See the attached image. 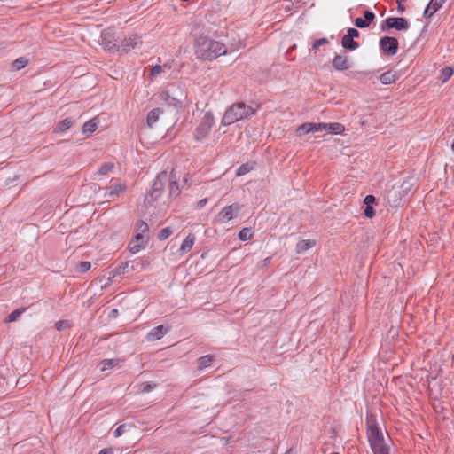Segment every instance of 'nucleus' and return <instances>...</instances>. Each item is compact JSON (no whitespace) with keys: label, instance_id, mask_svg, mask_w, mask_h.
<instances>
[{"label":"nucleus","instance_id":"f03ea898","mask_svg":"<svg viewBox=\"0 0 454 454\" xmlns=\"http://www.w3.org/2000/svg\"><path fill=\"white\" fill-rule=\"evenodd\" d=\"M366 427L368 441L373 454H388L381 429L378 426L376 417L367 413Z\"/></svg>","mask_w":454,"mask_h":454},{"label":"nucleus","instance_id":"49530a36","mask_svg":"<svg viewBox=\"0 0 454 454\" xmlns=\"http://www.w3.org/2000/svg\"><path fill=\"white\" fill-rule=\"evenodd\" d=\"M376 202V198L373 196V195H367L364 200V203L366 205V206H372V204H374Z\"/></svg>","mask_w":454,"mask_h":454},{"label":"nucleus","instance_id":"5701e85b","mask_svg":"<svg viewBox=\"0 0 454 454\" xmlns=\"http://www.w3.org/2000/svg\"><path fill=\"white\" fill-rule=\"evenodd\" d=\"M213 360L214 359H213L212 355H207V356H200L198 359V369L203 370L207 367H209L212 364Z\"/></svg>","mask_w":454,"mask_h":454},{"label":"nucleus","instance_id":"bb28decb","mask_svg":"<svg viewBox=\"0 0 454 454\" xmlns=\"http://www.w3.org/2000/svg\"><path fill=\"white\" fill-rule=\"evenodd\" d=\"M98 127V121L96 119H91L88 121H86L82 125V132L83 133H92L97 129Z\"/></svg>","mask_w":454,"mask_h":454},{"label":"nucleus","instance_id":"7ed1b4c3","mask_svg":"<svg viewBox=\"0 0 454 454\" xmlns=\"http://www.w3.org/2000/svg\"><path fill=\"white\" fill-rule=\"evenodd\" d=\"M102 44L109 51L128 53L132 50H140L143 44L141 37L137 35H130L123 38L119 43H112L107 40L106 34L102 35Z\"/></svg>","mask_w":454,"mask_h":454},{"label":"nucleus","instance_id":"423d86ee","mask_svg":"<svg viewBox=\"0 0 454 454\" xmlns=\"http://www.w3.org/2000/svg\"><path fill=\"white\" fill-rule=\"evenodd\" d=\"M166 180L167 174L165 172H161L157 176L151 188L150 192L145 198V203H146L149 206H152L153 203L156 200H158V198L161 195V192L164 189Z\"/></svg>","mask_w":454,"mask_h":454},{"label":"nucleus","instance_id":"20e7f679","mask_svg":"<svg viewBox=\"0 0 454 454\" xmlns=\"http://www.w3.org/2000/svg\"><path fill=\"white\" fill-rule=\"evenodd\" d=\"M255 114V110L243 102L234 103L228 107L222 118L223 126L231 125L239 121L247 119Z\"/></svg>","mask_w":454,"mask_h":454},{"label":"nucleus","instance_id":"f704fd0d","mask_svg":"<svg viewBox=\"0 0 454 454\" xmlns=\"http://www.w3.org/2000/svg\"><path fill=\"white\" fill-rule=\"evenodd\" d=\"M452 74H453V70L451 67H445L444 68H442V74H441V79H442V82H447L451 77Z\"/></svg>","mask_w":454,"mask_h":454},{"label":"nucleus","instance_id":"aec40b11","mask_svg":"<svg viewBox=\"0 0 454 454\" xmlns=\"http://www.w3.org/2000/svg\"><path fill=\"white\" fill-rule=\"evenodd\" d=\"M345 130L344 125L339 122L325 123V131L330 134H341Z\"/></svg>","mask_w":454,"mask_h":454},{"label":"nucleus","instance_id":"6ab92c4d","mask_svg":"<svg viewBox=\"0 0 454 454\" xmlns=\"http://www.w3.org/2000/svg\"><path fill=\"white\" fill-rule=\"evenodd\" d=\"M315 241L311 239H302L300 240L295 247V252L297 254H301L309 248L313 247L315 246Z\"/></svg>","mask_w":454,"mask_h":454},{"label":"nucleus","instance_id":"72a5a7b5","mask_svg":"<svg viewBox=\"0 0 454 454\" xmlns=\"http://www.w3.org/2000/svg\"><path fill=\"white\" fill-rule=\"evenodd\" d=\"M156 384L155 383H153V382H149V381H145V382H143L141 385H140V392L141 393H149L151 392L153 389H154L156 387Z\"/></svg>","mask_w":454,"mask_h":454},{"label":"nucleus","instance_id":"79ce46f5","mask_svg":"<svg viewBox=\"0 0 454 454\" xmlns=\"http://www.w3.org/2000/svg\"><path fill=\"white\" fill-rule=\"evenodd\" d=\"M355 25L359 28L368 27V23L361 17L355 20Z\"/></svg>","mask_w":454,"mask_h":454},{"label":"nucleus","instance_id":"dca6fc26","mask_svg":"<svg viewBox=\"0 0 454 454\" xmlns=\"http://www.w3.org/2000/svg\"><path fill=\"white\" fill-rule=\"evenodd\" d=\"M194 242H195V236L193 234H189L182 242L181 246H180V248H179V253L181 254H184L186 253H188L189 251H191V249L192 248L193 245H194Z\"/></svg>","mask_w":454,"mask_h":454},{"label":"nucleus","instance_id":"ddd939ff","mask_svg":"<svg viewBox=\"0 0 454 454\" xmlns=\"http://www.w3.org/2000/svg\"><path fill=\"white\" fill-rule=\"evenodd\" d=\"M147 243L148 240H146V239L139 236H134L133 239L129 241L128 247L131 254H137L142 248H144Z\"/></svg>","mask_w":454,"mask_h":454},{"label":"nucleus","instance_id":"4be33fe9","mask_svg":"<svg viewBox=\"0 0 454 454\" xmlns=\"http://www.w3.org/2000/svg\"><path fill=\"white\" fill-rule=\"evenodd\" d=\"M341 45L344 49L348 51H354L359 47V43L354 39L348 37V35H344L342 37Z\"/></svg>","mask_w":454,"mask_h":454},{"label":"nucleus","instance_id":"39448f33","mask_svg":"<svg viewBox=\"0 0 454 454\" xmlns=\"http://www.w3.org/2000/svg\"><path fill=\"white\" fill-rule=\"evenodd\" d=\"M215 124V118L212 112L207 111L204 114L200 124L195 129L194 137L200 141L205 138L210 132L213 125Z\"/></svg>","mask_w":454,"mask_h":454},{"label":"nucleus","instance_id":"f8f14e48","mask_svg":"<svg viewBox=\"0 0 454 454\" xmlns=\"http://www.w3.org/2000/svg\"><path fill=\"white\" fill-rule=\"evenodd\" d=\"M447 0H430L427 5L423 16L426 19L431 18L438 10L442 8Z\"/></svg>","mask_w":454,"mask_h":454},{"label":"nucleus","instance_id":"58836bf2","mask_svg":"<svg viewBox=\"0 0 454 454\" xmlns=\"http://www.w3.org/2000/svg\"><path fill=\"white\" fill-rule=\"evenodd\" d=\"M329 43L328 39L327 38H320V39H317V40H315L312 43V49L313 50H317V48H319L320 46L322 45H325V44H327Z\"/></svg>","mask_w":454,"mask_h":454},{"label":"nucleus","instance_id":"0eeeda50","mask_svg":"<svg viewBox=\"0 0 454 454\" xmlns=\"http://www.w3.org/2000/svg\"><path fill=\"white\" fill-rule=\"evenodd\" d=\"M380 27L383 31L390 28L403 31L409 29L410 23L405 18L403 17H389L382 22Z\"/></svg>","mask_w":454,"mask_h":454},{"label":"nucleus","instance_id":"5fc2aeb1","mask_svg":"<svg viewBox=\"0 0 454 454\" xmlns=\"http://www.w3.org/2000/svg\"><path fill=\"white\" fill-rule=\"evenodd\" d=\"M112 312L114 313V315H116L117 309H114Z\"/></svg>","mask_w":454,"mask_h":454},{"label":"nucleus","instance_id":"c9c22d12","mask_svg":"<svg viewBox=\"0 0 454 454\" xmlns=\"http://www.w3.org/2000/svg\"><path fill=\"white\" fill-rule=\"evenodd\" d=\"M173 233V231L170 227H165L161 229L158 234V239L160 240H165L168 239L171 234Z\"/></svg>","mask_w":454,"mask_h":454},{"label":"nucleus","instance_id":"a19ab883","mask_svg":"<svg viewBox=\"0 0 454 454\" xmlns=\"http://www.w3.org/2000/svg\"><path fill=\"white\" fill-rule=\"evenodd\" d=\"M70 326V323L69 321L67 320H59L56 324H55V327L58 331H61L63 330L64 328L66 327H69Z\"/></svg>","mask_w":454,"mask_h":454},{"label":"nucleus","instance_id":"7c9ffc66","mask_svg":"<svg viewBox=\"0 0 454 454\" xmlns=\"http://www.w3.org/2000/svg\"><path fill=\"white\" fill-rule=\"evenodd\" d=\"M252 236H253L252 230L250 228H247V227L242 228L239 233V238L242 241L249 240L252 238Z\"/></svg>","mask_w":454,"mask_h":454},{"label":"nucleus","instance_id":"a878e982","mask_svg":"<svg viewBox=\"0 0 454 454\" xmlns=\"http://www.w3.org/2000/svg\"><path fill=\"white\" fill-rule=\"evenodd\" d=\"M168 188H169V196L172 198L177 197L181 192V190H180L179 185L176 180V177H173L172 176H171V181L169 183Z\"/></svg>","mask_w":454,"mask_h":454},{"label":"nucleus","instance_id":"b1692460","mask_svg":"<svg viewBox=\"0 0 454 454\" xmlns=\"http://www.w3.org/2000/svg\"><path fill=\"white\" fill-rule=\"evenodd\" d=\"M26 308H20L10 313L4 319L5 323L15 322L26 311Z\"/></svg>","mask_w":454,"mask_h":454},{"label":"nucleus","instance_id":"a211bd4d","mask_svg":"<svg viewBox=\"0 0 454 454\" xmlns=\"http://www.w3.org/2000/svg\"><path fill=\"white\" fill-rule=\"evenodd\" d=\"M163 113L161 108L156 107L152 109L146 117V122L149 127H153L157 121L159 120V116Z\"/></svg>","mask_w":454,"mask_h":454},{"label":"nucleus","instance_id":"f257e3e1","mask_svg":"<svg viewBox=\"0 0 454 454\" xmlns=\"http://www.w3.org/2000/svg\"><path fill=\"white\" fill-rule=\"evenodd\" d=\"M226 46L217 41H214L207 36L200 35L195 40V53L198 58L202 59L213 60L226 54Z\"/></svg>","mask_w":454,"mask_h":454},{"label":"nucleus","instance_id":"412c9836","mask_svg":"<svg viewBox=\"0 0 454 454\" xmlns=\"http://www.w3.org/2000/svg\"><path fill=\"white\" fill-rule=\"evenodd\" d=\"M74 121L72 118H66L60 121L54 129L55 132H64L69 129L74 124Z\"/></svg>","mask_w":454,"mask_h":454},{"label":"nucleus","instance_id":"37998d69","mask_svg":"<svg viewBox=\"0 0 454 454\" xmlns=\"http://www.w3.org/2000/svg\"><path fill=\"white\" fill-rule=\"evenodd\" d=\"M359 35H360V33L357 29L350 27L348 29L346 35L354 39V38H357L359 36Z\"/></svg>","mask_w":454,"mask_h":454},{"label":"nucleus","instance_id":"4468645a","mask_svg":"<svg viewBox=\"0 0 454 454\" xmlns=\"http://www.w3.org/2000/svg\"><path fill=\"white\" fill-rule=\"evenodd\" d=\"M168 331V328L163 326V325H158L156 327H153L148 333H147V340L149 341H154L161 339Z\"/></svg>","mask_w":454,"mask_h":454},{"label":"nucleus","instance_id":"09e8293b","mask_svg":"<svg viewBox=\"0 0 454 454\" xmlns=\"http://www.w3.org/2000/svg\"><path fill=\"white\" fill-rule=\"evenodd\" d=\"M128 267V262L124 263V264H121L120 265L118 268H116V274H124L125 273V269Z\"/></svg>","mask_w":454,"mask_h":454},{"label":"nucleus","instance_id":"a18cd8bd","mask_svg":"<svg viewBox=\"0 0 454 454\" xmlns=\"http://www.w3.org/2000/svg\"><path fill=\"white\" fill-rule=\"evenodd\" d=\"M126 430V425L125 424H122V425H120L114 431V436L115 437H120L121 436L124 432Z\"/></svg>","mask_w":454,"mask_h":454},{"label":"nucleus","instance_id":"6e6d98bb","mask_svg":"<svg viewBox=\"0 0 454 454\" xmlns=\"http://www.w3.org/2000/svg\"><path fill=\"white\" fill-rule=\"evenodd\" d=\"M112 312L114 313V315H116L117 309H114Z\"/></svg>","mask_w":454,"mask_h":454},{"label":"nucleus","instance_id":"de8ad7c7","mask_svg":"<svg viewBox=\"0 0 454 454\" xmlns=\"http://www.w3.org/2000/svg\"><path fill=\"white\" fill-rule=\"evenodd\" d=\"M162 71V67L160 65H155L152 67L150 74L152 76H155L159 74Z\"/></svg>","mask_w":454,"mask_h":454},{"label":"nucleus","instance_id":"c85d7f7f","mask_svg":"<svg viewBox=\"0 0 454 454\" xmlns=\"http://www.w3.org/2000/svg\"><path fill=\"white\" fill-rule=\"evenodd\" d=\"M160 98L162 100H165L168 105L176 106L178 104H180V100L176 99V98H170L169 90L163 91L160 94Z\"/></svg>","mask_w":454,"mask_h":454},{"label":"nucleus","instance_id":"2f4dec72","mask_svg":"<svg viewBox=\"0 0 454 454\" xmlns=\"http://www.w3.org/2000/svg\"><path fill=\"white\" fill-rule=\"evenodd\" d=\"M325 123L318 122V123H312L309 122V129L307 130H309L310 132H319V131H325Z\"/></svg>","mask_w":454,"mask_h":454},{"label":"nucleus","instance_id":"1a4fd4ad","mask_svg":"<svg viewBox=\"0 0 454 454\" xmlns=\"http://www.w3.org/2000/svg\"><path fill=\"white\" fill-rule=\"evenodd\" d=\"M241 207L238 203H234L224 207L217 215V221L220 223H227L234 217V214L240 210Z\"/></svg>","mask_w":454,"mask_h":454},{"label":"nucleus","instance_id":"9d476101","mask_svg":"<svg viewBox=\"0 0 454 454\" xmlns=\"http://www.w3.org/2000/svg\"><path fill=\"white\" fill-rule=\"evenodd\" d=\"M332 65L337 71L348 70L352 63L347 54H337L332 60Z\"/></svg>","mask_w":454,"mask_h":454},{"label":"nucleus","instance_id":"603ef678","mask_svg":"<svg viewBox=\"0 0 454 454\" xmlns=\"http://www.w3.org/2000/svg\"><path fill=\"white\" fill-rule=\"evenodd\" d=\"M270 257L266 258V259L264 260L265 264L269 263V262H270Z\"/></svg>","mask_w":454,"mask_h":454},{"label":"nucleus","instance_id":"ea45409f","mask_svg":"<svg viewBox=\"0 0 454 454\" xmlns=\"http://www.w3.org/2000/svg\"><path fill=\"white\" fill-rule=\"evenodd\" d=\"M364 20L368 23V27L374 20L375 14L371 11H365L364 12Z\"/></svg>","mask_w":454,"mask_h":454},{"label":"nucleus","instance_id":"4c0bfd02","mask_svg":"<svg viewBox=\"0 0 454 454\" xmlns=\"http://www.w3.org/2000/svg\"><path fill=\"white\" fill-rule=\"evenodd\" d=\"M308 129H309V122L303 123V124L298 126L296 129V135L298 137H301L305 134L309 133V130H307Z\"/></svg>","mask_w":454,"mask_h":454},{"label":"nucleus","instance_id":"473e14b6","mask_svg":"<svg viewBox=\"0 0 454 454\" xmlns=\"http://www.w3.org/2000/svg\"><path fill=\"white\" fill-rule=\"evenodd\" d=\"M252 169H253L252 165H250L248 163H245V164H242L241 166H239V168L237 169L236 175L238 176H241L247 174Z\"/></svg>","mask_w":454,"mask_h":454},{"label":"nucleus","instance_id":"cd10ccee","mask_svg":"<svg viewBox=\"0 0 454 454\" xmlns=\"http://www.w3.org/2000/svg\"><path fill=\"white\" fill-rule=\"evenodd\" d=\"M114 166L113 162H105L100 166L97 173L100 176L107 175L114 168Z\"/></svg>","mask_w":454,"mask_h":454},{"label":"nucleus","instance_id":"e433bc0d","mask_svg":"<svg viewBox=\"0 0 454 454\" xmlns=\"http://www.w3.org/2000/svg\"><path fill=\"white\" fill-rule=\"evenodd\" d=\"M91 267V264L90 262H81L77 266H76V270L80 273H84L86 271H88Z\"/></svg>","mask_w":454,"mask_h":454},{"label":"nucleus","instance_id":"6e6552de","mask_svg":"<svg viewBox=\"0 0 454 454\" xmlns=\"http://www.w3.org/2000/svg\"><path fill=\"white\" fill-rule=\"evenodd\" d=\"M379 45L384 54L393 56L396 54L399 43L395 37L383 36L380 38Z\"/></svg>","mask_w":454,"mask_h":454},{"label":"nucleus","instance_id":"9b49d317","mask_svg":"<svg viewBox=\"0 0 454 454\" xmlns=\"http://www.w3.org/2000/svg\"><path fill=\"white\" fill-rule=\"evenodd\" d=\"M126 190L124 184H114L111 186L104 187V196L108 198L119 197Z\"/></svg>","mask_w":454,"mask_h":454},{"label":"nucleus","instance_id":"f3484780","mask_svg":"<svg viewBox=\"0 0 454 454\" xmlns=\"http://www.w3.org/2000/svg\"><path fill=\"white\" fill-rule=\"evenodd\" d=\"M398 78L397 73L393 70H388L380 76V81L382 84L387 85L395 82Z\"/></svg>","mask_w":454,"mask_h":454},{"label":"nucleus","instance_id":"c03bdc74","mask_svg":"<svg viewBox=\"0 0 454 454\" xmlns=\"http://www.w3.org/2000/svg\"><path fill=\"white\" fill-rule=\"evenodd\" d=\"M364 214L365 217L372 218L375 215V211L372 206H366Z\"/></svg>","mask_w":454,"mask_h":454},{"label":"nucleus","instance_id":"2eb2a0df","mask_svg":"<svg viewBox=\"0 0 454 454\" xmlns=\"http://www.w3.org/2000/svg\"><path fill=\"white\" fill-rule=\"evenodd\" d=\"M134 231H135L134 236H139V237L146 239V240H149V226L145 221L138 220L136 223Z\"/></svg>","mask_w":454,"mask_h":454},{"label":"nucleus","instance_id":"c756f323","mask_svg":"<svg viewBox=\"0 0 454 454\" xmlns=\"http://www.w3.org/2000/svg\"><path fill=\"white\" fill-rule=\"evenodd\" d=\"M118 364L115 359H104L100 362L101 371H106L114 368Z\"/></svg>","mask_w":454,"mask_h":454},{"label":"nucleus","instance_id":"3c124183","mask_svg":"<svg viewBox=\"0 0 454 454\" xmlns=\"http://www.w3.org/2000/svg\"><path fill=\"white\" fill-rule=\"evenodd\" d=\"M98 454H114L112 448H104L102 449Z\"/></svg>","mask_w":454,"mask_h":454},{"label":"nucleus","instance_id":"864d4df0","mask_svg":"<svg viewBox=\"0 0 454 454\" xmlns=\"http://www.w3.org/2000/svg\"><path fill=\"white\" fill-rule=\"evenodd\" d=\"M184 183H187V182H188V177H187V176H184Z\"/></svg>","mask_w":454,"mask_h":454},{"label":"nucleus","instance_id":"393cba45","mask_svg":"<svg viewBox=\"0 0 454 454\" xmlns=\"http://www.w3.org/2000/svg\"><path fill=\"white\" fill-rule=\"evenodd\" d=\"M27 64V59H26L25 57H20L12 62V70L19 71L24 68Z\"/></svg>","mask_w":454,"mask_h":454},{"label":"nucleus","instance_id":"8fccbe9b","mask_svg":"<svg viewBox=\"0 0 454 454\" xmlns=\"http://www.w3.org/2000/svg\"><path fill=\"white\" fill-rule=\"evenodd\" d=\"M207 203V199H202L196 203V209H201Z\"/></svg>","mask_w":454,"mask_h":454}]
</instances>
